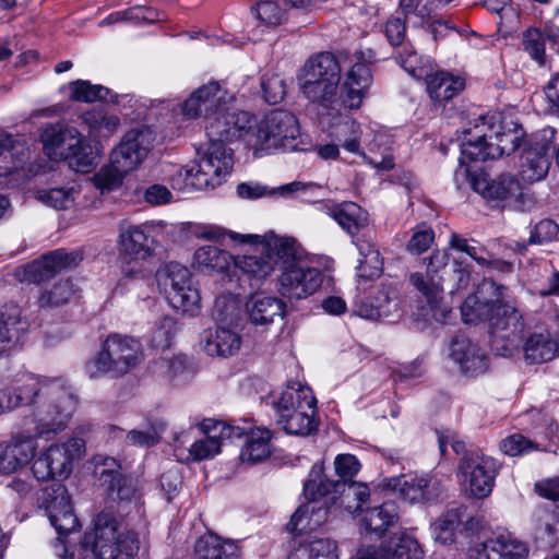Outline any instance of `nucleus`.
<instances>
[{"instance_id": "69168bd1", "label": "nucleus", "mask_w": 559, "mask_h": 559, "mask_svg": "<svg viewBox=\"0 0 559 559\" xmlns=\"http://www.w3.org/2000/svg\"><path fill=\"white\" fill-rule=\"evenodd\" d=\"M559 236V226L551 219H543L535 225L530 235V243L542 245Z\"/></svg>"}, {"instance_id": "f3484780", "label": "nucleus", "mask_w": 559, "mask_h": 559, "mask_svg": "<svg viewBox=\"0 0 559 559\" xmlns=\"http://www.w3.org/2000/svg\"><path fill=\"white\" fill-rule=\"evenodd\" d=\"M38 503L58 533L56 540H66V536L78 528V518L73 512L68 490L62 484H53L43 489Z\"/></svg>"}, {"instance_id": "a18cd8bd", "label": "nucleus", "mask_w": 559, "mask_h": 559, "mask_svg": "<svg viewBox=\"0 0 559 559\" xmlns=\"http://www.w3.org/2000/svg\"><path fill=\"white\" fill-rule=\"evenodd\" d=\"M424 550L413 532H402L392 546L383 549L381 559H423Z\"/></svg>"}, {"instance_id": "ea45409f", "label": "nucleus", "mask_w": 559, "mask_h": 559, "mask_svg": "<svg viewBox=\"0 0 559 559\" xmlns=\"http://www.w3.org/2000/svg\"><path fill=\"white\" fill-rule=\"evenodd\" d=\"M197 559H237L238 546L217 535L201 536L194 546Z\"/></svg>"}, {"instance_id": "9b49d317", "label": "nucleus", "mask_w": 559, "mask_h": 559, "mask_svg": "<svg viewBox=\"0 0 559 559\" xmlns=\"http://www.w3.org/2000/svg\"><path fill=\"white\" fill-rule=\"evenodd\" d=\"M464 179H469L472 189L484 199L495 201L503 207L518 212H528L535 206L533 195L525 190L512 174H501L495 179L486 177L469 178L468 168L461 166L454 174V180L460 186V180Z\"/></svg>"}, {"instance_id": "c85d7f7f", "label": "nucleus", "mask_w": 559, "mask_h": 559, "mask_svg": "<svg viewBox=\"0 0 559 559\" xmlns=\"http://www.w3.org/2000/svg\"><path fill=\"white\" fill-rule=\"evenodd\" d=\"M354 311L364 319L377 321L400 317L397 290L392 286H382L366 300L355 304Z\"/></svg>"}, {"instance_id": "a878e982", "label": "nucleus", "mask_w": 559, "mask_h": 559, "mask_svg": "<svg viewBox=\"0 0 559 559\" xmlns=\"http://www.w3.org/2000/svg\"><path fill=\"white\" fill-rule=\"evenodd\" d=\"M197 165L199 171L206 179L207 188L213 189L230 174L234 166L233 151L224 143H210Z\"/></svg>"}, {"instance_id": "e433bc0d", "label": "nucleus", "mask_w": 559, "mask_h": 559, "mask_svg": "<svg viewBox=\"0 0 559 559\" xmlns=\"http://www.w3.org/2000/svg\"><path fill=\"white\" fill-rule=\"evenodd\" d=\"M329 215L352 236L357 235L369 223L368 213L354 202L332 206Z\"/></svg>"}, {"instance_id": "f8f14e48", "label": "nucleus", "mask_w": 559, "mask_h": 559, "mask_svg": "<svg viewBox=\"0 0 559 559\" xmlns=\"http://www.w3.org/2000/svg\"><path fill=\"white\" fill-rule=\"evenodd\" d=\"M85 453V440L76 435L66 442L55 443L43 451L32 464V473L39 481L67 478L73 462Z\"/></svg>"}, {"instance_id": "dca6fc26", "label": "nucleus", "mask_w": 559, "mask_h": 559, "mask_svg": "<svg viewBox=\"0 0 559 559\" xmlns=\"http://www.w3.org/2000/svg\"><path fill=\"white\" fill-rule=\"evenodd\" d=\"M554 131L543 130L532 134L523 144L520 155L521 179L533 183L543 180L549 171L551 165V139Z\"/></svg>"}, {"instance_id": "c03bdc74", "label": "nucleus", "mask_w": 559, "mask_h": 559, "mask_svg": "<svg viewBox=\"0 0 559 559\" xmlns=\"http://www.w3.org/2000/svg\"><path fill=\"white\" fill-rule=\"evenodd\" d=\"M82 119L92 136L109 138L120 126L118 116L108 114L103 108H93L84 112Z\"/></svg>"}, {"instance_id": "2eb2a0df", "label": "nucleus", "mask_w": 559, "mask_h": 559, "mask_svg": "<svg viewBox=\"0 0 559 559\" xmlns=\"http://www.w3.org/2000/svg\"><path fill=\"white\" fill-rule=\"evenodd\" d=\"M155 140L156 132L151 127L142 126L129 130L111 152L112 165L126 174L136 169L147 157Z\"/></svg>"}, {"instance_id": "b1692460", "label": "nucleus", "mask_w": 559, "mask_h": 559, "mask_svg": "<svg viewBox=\"0 0 559 559\" xmlns=\"http://www.w3.org/2000/svg\"><path fill=\"white\" fill-rule=\"evenodd\" d=\"M520 348H522L527 364H544L557 357L559 343L546 326L537 325L525 332L523 323L522 337L516 350Z\"/></svg>"}, {"instance_id": "58836bf2", "label": "nucleus", "mask_w": 559, "mask_h": 559, "mask_svg": "<svg viewBox=\"0 0 559 559\" xmlns=\"http://www.w3.org/2000/svg\"><path fill=\"white\" fill-rule=\"evenodd\" d=\"M104 464L108 468L102 471L100 480L107 485L109 496L120 501L131 500L136 491L134 478L111 469L117 465L114 459L106 460Z\"/></svg>"}, {"instance_id": "7ed1b4c3", "label": "nucleus", "mask_w": 559, "mask_h": 559, "mask_svg": "<svg viewBox=\"0 0 559 559\" xmlns=\"http://www.w3.org/2000/svg\"><path fill=\"white\" fill-rule=\"evenodd\" d=\"M465 323L488 321L491 325L492 347L501 356H511L520 345L523 314L503 285L485 280L461 307Z\"/></svg>"}, {"instance_id": "338daca9", "label": "nucleus", "mask_w": 559, "mask_h": 559, "mask_svg": "<svg viewBox=\"0 0 559 559\" xmlns=\"http://www.w3.org/2000/svg\"><path fill=\"white\" fill-rule=\"evenodd\" d=\"M450 246L453 249L465 252L479 265H485L488 263L487 252L485 251L484 248L469 243L467 239L461 238L456 234H453L451 236Z\"/></svg>"}, {"instance_id": "052dcab7", "label": "nucleus", "mask_w": 559, "mask_h": 559, "mask_svg": "<svg viewBox=\"0 0 559 559\" xmlns=\"http://www.w3.org/2000/svg\"><path fill=\"white\" fill-rule=\"evenodd\" d=\"M460 523L456 511H448L438 518L431 525L436 540L448 544L454 539V532Z\"/></svg>"}, {"instance_id": "9d476101", "label": "nucleus", "mask_w": 559, "mask_h": 559, "mask_svg": "<svg viewBox=\"0 0 559 559\" xmlns=\"http://www.w3.org/2000/svg\"><path fill=\"white\" fill-rule=\"evenodd\" d=\"M143 358L139 340L114 333L107 336L102 350L86 361L84 370L91 379L110 376L120 378L135 368Z\"/></svg>"}, {"instance_id": "393cba45", "label": "nucleus", "mask_w": 559, "mask_h": 559, "mask_svg": "<svg viewBox=\"0 0 559 559\" xmlns=\"http://www.w3.org/2000/svg\"><path fill=\"white\" fill-rule=\"evenodd\" d=\"M205 437L193 442L189 453L195 461L209 460L219 453L221 447L226 440L239 438L242 431L239 427L224 421L205 420L202 424Z\"/></svg>"}, {"instance_id": "3c124183", "label": "nucleus", "mask_w": 559, "mask_h": 559, "mask_svg": "<svg viewBox=\"0 0 559 559\" xmlns=\"http://www.w3.org/2000/svg\"><path fill=\"white\" fill-rule=\"evenodd\" d=\"M361 259L359 260L358 272L361 277L374 278L382 272V259L379 250L370 242L357 245Z\"/></svg>"}, {"instance_id": "09e8293b", "label": "nucleus", "mask_w": 559, "mask_h": 559, "mask_svg": "<svg viewBox=\"0 0 559 559\" xmlns=\"http://www.w3.org/2000/svg\"><path fill=\"white\" fill-rule=\"evenodd\" d=\"M170 185L178 191L207 189L206 179L199 171L197 164L176 169L170 177Z\"/></svg>"}, {"instance_id": "4be33fe9", "label": "nucleus", "mask_w": 559, "mask_h": 559, "mask_svg": "<svg viewBox=\"0 0 559 559\" xmlns=\"http://www.w3.org/2000/svg\"><path fill=\"white\" fill-rule=\"evenodd\" d=\"M41 142L46 154L53 159H67L76 157L80 160L82 136L79 131L70 126L57 123L43 129Z\"/></svg>"}, {"instance_id": "bb28decb", "label": "nucleus", "mask_w": 559, "mask_h": 559, "mask_svg": "<svg viewBox=\"0 0 559 559\" xmlns=\"http://www.w3.org/2000/svg\"><path fill=\"white\" fill-rule=\"evenodd\" d=\"M448 251L437 250L429 258L426 274L416 272L409 276L412 285L425 297L431 308H435L441 299L442 276L438 274L448 265Z\"/></svg>"}, {"instance_id": "774afa93", "label": "nucleus", "mask_w": 559, "mask_h": 559, "mask_svg": "<svg viewBox=\"0 0 559 559\" xmlns=\"http://www.w3.org/2000/svg\"><path fill=\"white\" fill-rule=\"evenodd\" d=\"M435 234L430 227L419 226L408 241L407 250L412 253L420 254L429 249Z\"/></svg>"}, {"instance_id": "6e6552de", "label": "nucleus", "mask_w": 559, "mask_h": 559, "mask_svg": "<svg viewBox=\"0 0 559 559\" xmlns=\"http://www.w3.org/2000/svg\"><path fill=\"white\" fill-rule=\"evenodd\" d=\"M277 424L289 435L308 436L317 430V400L308 385L289 383L273 402Z\"/></svg>"}, {"instance_id": "cd10ccee", "label": "nucleus", "mask_w": 559, "mask_h": 559, "mask_svg": "<svg viewBox=\"0 0 559 559\" xmlns=\"http://www.w3.org/2000/svg\"><path fill=\"white\" fill-rule=\"evenodd\" d=\"M154 240L148 235V227L121 223L119 226L120 252L127 264L145 261L154 253Z\"/></svg>"}, {"instance_id": "72a5a7b5", "label": "nucleus", "mask_w": 559, "mask_h": 559, "mask_svg": "<svg viewBox=\"0 0 559 559\" xmlns=\"http://www.w3.org/2000/svg\"><path fill=\"white\" fill-rule=\"evenodd\" d=\"M29 157V148L24 142L0 132V176L22 169Z\"/></svg>"}, {"instance_id": "603ef678", "label": "nucleus", "mask_w": 559, "mask_h": 559, "mask_svg": "<svg viewBox=\"0 0 559 559\" xmlns=\"http://www.w3.org/2000/svg\"><path fill=\"white\" fill-rule=\"evenodd\" d=\"M396 62L413 78L425 79L431 66L428 60H424L411 46H404L395 57Z\"/></svg>"}, {"instance_id": "79ce46f5", "label": "nucleus", "mask_w": 559, "mask_h": 559, "mask_svg": "<svg viewBox=\"0 0 559 559\" xmlns=\"http://www.w3.org/2000/svg\"><path fill=\"white\" fill-rule=\"evenodd\" d=\"M271 439V430L266 428L251 429L240 453L242 462L255 463L269 457L272 452Z\"/></svg>"}, {"instance_id": "49530a36", "label": "nucleus", "mask_w": 559, "mask_h": 559, "mask_svg": "<svg viewBox=\"0 0 559 559\" xmlns=\"http://www.w3.org/2000/svg\"><path fill=\"white\" fill-rule=\"evenodd\" d=\"M78 194L79 190L75 186L41 189L36 193L40 202L59 211L70 209Z\"/></svg>"}, {"instance_id": "c9c22d12", "label": "nucleus", "mask_w": 559, "mask_h": 559, "mask_svg": "<svg viewBox=\"0 0 559 559\" xmlns=\"http://www.w3.org/2000/svg\"><path fill=\"white\" fill-rule=\"evenodd\" d=\"M431 99L443 103L452 99L464 88V81L445 71H429L424 79Z\"/></svg>"}, {"instance_id": "4c0bfd02", "label": "nucleus", "mask_w": 559, "mask_h": 559, "mask_svg": "<svg viewBox=\"0 0 559 559\" xmlns=\"http://www.w3.org/2000/svg\"><path fill=\"white\" fill-rule=\"evenodd\" d=\"M27 328L28 324L16 306L7 308L0 314V356L11 349Z\"/></svg>"}, {"instance_id": "4468645a", "label": "nucleus", "mask_w": 559, "mask_h": 559, "mask_svg": "<svg viewBox=\"0 0 559 559\" xmlns=\"http://www.w3.org/2000/svg\"><path fill=\"white\" fill-rule=\"evenodd\" d=\"M169 305L182 313L194 316L200 310V293L193 286L188 267L170 262L158 272Z\"/></svg>"}, {"instance_id": "7c9ffc66", "label": "nucleus", "mask_w": 559, "mask_h": 559, "mask_svg": "<svg viewBox=\"0 0 559 559\" xmlns=\"http://www.w3.org/2000/svg\"><path fill=\"white\" fill-rule=\"evenodd\" d=\"M526 546L511 535L501 534L469 550V559H524Z\"/></svg>"}, {"instance_id": "4d7b16f0", "label": "nucleus", "mask_w": 559, "mask_h": 559, "mask_svg": "<svg viewBox=\"0 0 559 559\" xmlns=\"http://www.w3.org/2000/svg\"><path fill=\"white\" fill-rule=\"evenodd\" d=\"M71 98L78 102L92 103L106 100L109 90L103 85H93L88 81L78 80L70 83Z\"/></svg>"}, {"instance_id": "f257e3e1", "label": "nucleus", "mask_w": 559, "mask_h": 559, "mask_svg": "<svg viewBox=\"0 0 559 559\" xmlns=\"http://www.w3.org/2000/svg\"><path fill=\"white\" fill-rule=\"evenodd\" d=\"M341 66L331 52H321L311 57L304 66L299 76L302 94L307 99L325 109H337L344 106L359 108L372 83L369 66L357 57L345 76L338 97Z\"/></svg>"}, {"instance_id": "680f3d73", "label": "nucleus", "mask_w": 559, "mask_h": 559, "mask_svg": "<svg viewBox=\"0 0 559 559\" xmlns=\"http://www.w3.org/2000/svg\"><path fill=\"white\" fill-rule=\"evenodd\" d=\"M10 396V405L12 411L22 406L34 403L35 397L39 394V385L38 382L33 378H27V380L13 389L5 390Z\"/></svg>"}, {"instance_id": "8fccbe9b", "label": "nucleus", "mask_w": 559, "mask_h": 559, "mask_svg": "<svg viewBox=\"0 0 559 559\" xmlns=\"http://www.w3.org/2000/svg\"><path fill=\"white\" fill-rule=\"evenodd\" d=\"M235 266L249 277L262 280L269 276L274 270V263L269 255H242L233 258Z\"/></svg>"}, {"instance_id": "a211bd4d", "label": "nucleus", "mask_w": 559, "mask_h": 559, "mask_svg": "<svg viewBox=\"0 0 559 559\" xmlns=\"http://www.w3.org/2000/svg\"><path fill=\"white\" fill-rule=\"evenodd\" d=\"M381 487L396 492L403 501L409 504H430L441 493L440 484L428 474H403L384 478Z\"/></svg>"}, {"instance_id": "6e6d98bb", "label": "nucleus", "mask_w": 559, "mask_h": 559, "mask_svg": "<svg viewBox=\"0 0 559 559\" xmlns=\"http://www.w3.org/2000/svg\"><path fill=\"white\" fill-rule=\"evenodd\" d=\"M75 293L74 285L70 280H59L41 294L39 301L41 306L59 307L69 302Z\"/></svg>"}, {"instance_id": "f704fd0d", "label": "nucleus", "mask_w": 559, "mask_h": 559, "mask_svg": "<svg viewBox=\"0 0 559 559\" xmlns=\"http://www.w3.org/2000/svg\"><path fill=\"white\" fill-rule=\"evenodd\" d=\"M397 520L399 508L396 503L388 501L379 507L362 511L360 523L367 533L381 537L397 522Z\"/></svg>"}, {"instance_id": "ddd939ff", "label": "nucleus", "mask_w": 559, "mask_h": 559, "mask_svg": "<svg viewBox=\"0 0 559 559\" xmlns=\"http://www.w3.org/2000/svg\"><path fill=\"white\" fill-rule=\"evenodd\" d=\"M497 474L496 460L480 452L466 453L457 466V480L462 491L476 499L491 493Z\"/></svg>"}, {"instance_id": "412c9836", "label": "nucleus", "mask_w": 559, "mask_h": 559, "mask_svg": "<svg viewBox=\"0 0 559 559\" xmlns=\"http://www.w3.org/2000/svg\"><path fill=\"white\" fill-rule=\"evenodd\" d=\"M205 130L210 143L229 142L245 136L247 141V131L250 127L251 115L247 111L230 110L229 106L221 109L217 114L205 119Z\"/></svg>"}, {"instance_id": "f03ea898", "label": "nucleus", "mask_w": 559, "mask_h": 559, "mask_svg": "<svg viewBox=\"0 0 559 559\" xmlns=\"http://www.w3.org/2000/svg\"><path fill=\"white\" fill-rule=\"evenodd\" d=\"M78 404L73 390L58 381L44 388L34 412V433H17L7 443H0V473L11 474L27 465L35 456L36 439L48 438L62 430Z\"/></svg>"}, {"instance_id": "aec40b11", "label": "nucleus", "mask_w": 559, "mask_h": 559, "mask_svg": "<svg viewBox=\"0 0 559 559\" xmlns=\"http://www.w3.org/2000/svg\"><path fill=\"white\" fill-rule=\"evenodd\" d=\"M322 281L321 271L307 261L281 272L278 290L289 299H302L314 294Z\"/></svg>"}, {"instance_id": "37998d69", "label": "nucleus", "mask_w": 559, "mask_h": 559, "mask_svg": "<svg viewBox=\"0 0 559 559\" xmlns=\"http://www.w3.org/2000/svg\"><path fill=\"white\" fill-rule=\"evenodd\" d=\"M287 559H338L336 544L329 538L301 542L289 551Z\"/></svg>"}, {"instance_id": "6ab92c4d", "label": "nucleus", "mask_w": 559, "mask_h": 559, "mask_svg": "<svg viewBox=\"0 0 559 559\" xmlns=\"http://www.w3.org/2000/svg\"><path fill=\"white\" fill-rule=\"evenodd\" d=\"M234 99V95L218 82H210L200 86L183 102L181 112L187 118L206 119L230 106Z\"/></svg>"}, {"instance_id": "0e129e2a", "label": "nucleus", "mask_w": 559, "mask_h": 559, "mask_svg": "<svg viewBox=\"0 0 559 559\" xmlns=\"http://www.w3.org/2000/svg\"><path fill=\"white\" fill-rule=\"evenodd\" d=\"M264 98L270 104L282 102L286 95V83L280 74L264 76L261 82Z\"/></svg>"}, {"instance_id": "e2e57ef3", "label": "nucleus", "mask_w": 559, "mask_h": 559, "mask_svg": "<svg viewBox=\"0 0 559 559\" xmlns=\"http://www.w3.org/2000/svg\"><path fill=\"white\" fill-rule=\"evenodd\" d=\"M176 322L168 317L160 319L152 331L150 344L157 349L169 348L176 334Z\"/></svg>"}, {"instance_id": "0eeeda50", "label": "nucleus", "mask_w": 559, "mask_h": 559, "mask_svg": "<svg viewBox=\"0 0 559 559\" xmlns=\"http://www.w3.org/2000/svg\"><path fill=\"white\" fill-rule=\"evenodd\" d=\"M84 546L91 548L96 559H130L141 549V540L133 531L121 530L111 513H99L92 531L85 533Z\"/></svg>"}, {"instance_id": "a19ab883", "label": "nucleus", "mask_w": 559, "mask_h": 559, "mask_svg": "<svg viewBox=\"0 0 559 559\" xmlns=\"http://www.w3.org/2000/svg\"><path fill=\"white\" fill-rule=\"evenodd\" d=\"M231 261L233 257L227 251L214 246L201 247L193 255V266L205 274L224 272Z\"/></svg>"}, {"instance_id": "20e7f679", "label": "nucleus", "mask_w": 559, "mask_h": 559, "mask_svg": "<svg viewBox=\"0 0 559 559\" xmlns=\"http://www.w3.org/2000/svg\"><path fill=\"white\" fill-rule=\"evenodd\" d=\"M361 465L349 453L338 454L334 460V469L341 480H330L323 475V467L314 464L304 485L307 502L299 507L287 524L289 532L304 533L317 530L328 520L330 507L336 503L337 493L346 483L357 475Z\"/></svg>"}, {"instance_id": "1a4fd4ad", "label": "nucleus", "mask_w": 559, "mask_h": 559, "mask_svg": "<svg viewBox=\"0 0 559 559\" xmlns=\"http://www.w3.org/2000/svg\"><path fill=\"white\" fill-rule=\"evenodd\" d=\"M200 237L213 241H225L228 238L230 242L239 245H262V253L266 252L281 272L308 261L305 250L292 237L270 235L262 240L258 235L238 234L216 225L204 226Z\"/></svg>"}, {"instance_id": "bf43d9fd", "label": "nucleus", "mask_w": 559, "mask_h": 559, "mask_svg": "<svg viewBox=\"0 0 559 559\" xmlns=\"http://www.w3.org/2000/svg\"><path fill=\"white\" fill-rule=\"evenodd\" d=\"M126 175L124 171L118 169V167L110 162L109 165L102 167L93 176L92 181L95 188L102 193H107L119 188Z\"/></svg>"}, {"instance_id": "13d9d810", "label": "nucleus", "mask_w": 559, "mask_h": 559, "mask_svg": "<svg viewBox=\"0 0 559 559\" xmlns=\"http://www.w3.org/2000/svg\"><path fill=\"white\" fill-rule=\"evenodd\" d=\"M545 45L546 37L539 29L528 28L523 33V50L539 66L546 63Z\"/></svg>"}, {"instance_id": "5701e85b", "label": "nucleus", "mask_w": 559, "mask_h": 559, "mask_svg": "<svg viewBox=\"0 0 559 559\" xmlns=\"http://www.w3.org/2000/svg\"><path fill=\"white\" fill-rule=\"evenodd\" d=\"M448 355L463 374L478 376L488 369L487 353L465 334H456L452 338Z\"/></svg>"}, {"instance_id": "864d4df0", "label": "nucleus", "mask_w": 559, "mask_h": 559, "mask_svg": "<svg viewBox=\"0 0 559 559\" xmlns=\"http://www.w3.org/2000/svg\"><path fill=\"white\" fill-rule=\"evenodd\" d=\"M109 436L114 439L124 437V440L130 445L148 448L156 444L160 439V429L151 427L145 430L133 429L124 435L123 429L111 426L109 428Z\"/></svg>"}, {"instance_id": "473e14b6", "label": "nucleus", "mask_w": 559, "mask_h": 559, "mask_svg": "<svg viewBox=\"0 0 559 559\" xmlns=\"http://www.w3.org/2000/svg\"><path fill=\"white\" fill-rule=\"evenodd\" d=\"M200 345L209 356L227 358L239 352L241 336L233 329L217 326L203 332Z\"/></svg>"}, {"instance_id": "de8ad7c7", "label": "nucleus", "mask_w": 559, "mask_h": 559, "mask_svg": "<svg viewBox=\"0 0 559 559\" xmlns=\"http://www.w3.org/2000/svg\"><path fill=\"white\" fill-rule=\"evenodd\" d=\"M286 2V0H261L252 12L266 26H277L287 19Z\"/></svg>"}, {"instance_id": "5fc2aeb1", "label": "nucleus", "mask_w": 559, "mask_h": 559, "mask_svg": "<svg viewBox=\"0 0 559 559\" xmlns=\"http://www.w3.org/2000/svg\"><path fill=\"white\" fill-rule=\"evenodd\" d=\"M389 139L383 134H377L370 143V155L365 156L370 165L381 170H390L394 167L392 150L388 146Z\"/></svg>"}, {"instance_id": "39448f33", "label": "nucleus", "mask_w": 559, "mask_h": 559, "mask_svg": "<svg viewBox=\"0 0 559 559\" xmlns=\"http://www.w3.org/2000/svg\"><path fill=\"white\" fill-rule=\"evenodd\" d=\"M469 138L461 145L462 156L472 162H485L510 155L524 136L522 127L500 112L480 116Z\"/></svg>"}, {"instance_id": "c756f323", "label": "nucleus", "mask_w": 559, "mask_h": 559, "mask_svg": "<svg viewBox=\"0 0 559 559\" xmlns=\"http://www.w3.org/2000/svg\"><path fill=\"white\" fill-rule=\"evenodd\" d=\"M81 260L82 255L79 252L55 250L41 259L28 263L25 267V275L29 281L45 282L63 269L76 266Z\"/></svg>"}, {"instance_id": "2f4dec72", "label": "nucleus", "mask_w": 559, "mask_h": 559, "mask_svg": "<svg viewBox=\"0 0 559 559\" xmlns=\"http://www.w3.org/2000/svg\"><path fill=\"white\" fill-rule=\"evenodd\" d=\"M286 304L276 296L264 293L252 294L246 301V312L250 323L267 326L285 316Z\"/></svg>"}, {"instance_id": "423d86ee", "label": "nucleus", "mask_w": 559, "mask_h": 559, "mask_svg": "<svg viewBox=\"0 0 559 559\" xmlns=\"http://www.w3.org/2000/svg\"><path fill=\"white\" fill-rule=\"evenodd\" d=\"M296 117L283 109H274L265 114L259 121L251 118L247 131V144L255 156L272 154L277 151H294L299 135Z\"/></svg>"}]
</instances>
